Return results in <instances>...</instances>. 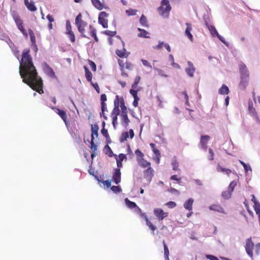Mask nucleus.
<instances>
[{
	"mask_svg": "<svg viewBox=\"0 0 260 260\" xmlns=\"http://www.w3.org/2000/svg\"><path fill=\"white\" fill-rule=\"evenodd\" d=\"M28 34L30 36V41L31 43V44L34 46L37 50V46L36 45V37L35 35L33 32V31L31 29H28Z\"/></svg>",
	"mask_w": 260,
	"mask_h": 260,
	"instance_id": "obj_23",
	"label": "nucleus"
},
{
	"mask_svg": "<svg viewBox=\"0 0 260 260\" xmlns=\"http://www.w3.org/2000/svg\"><path fill=\"white\" fill-rule=\"evenodd\" d=\"M193 202V200L191 198L189 199L187 201H186L184 204V207L189 210L190 211L192 210V204Z\"/></svg>",
	"mask_w": 260,
	"mask_h": 260,
	"instance_id": "obj_27",
	"label": "nucleus"
},
{
	"mask_svg": "<svg viewBox=\"0 0 260 260\" xmlns=\"http://www.w3.org/2000/svg\"><path fill=\"white\" fill-rule=\"evenodd\" d=\"M46 18L49 22V23L48 25V28H49V29L51 30L53 28V25H52V23L54 21V19L53 17L50 14L47 15L46 16Z\"/></svg>",
	"mask_w": 260,
	"mask_h": 260,
	"instance_id": "obj_35",
	"label": "nucleus"
},
{
	"mask_svg": "<svg viewBox=\"0 0 260 260\" xmlns=\"http://www.w3.org/2000/svg\"><path fill=\"white\" fill-rule=\"evenodd\" d=\"M249 75L241 76V81L239 84V88L241 89L244 90L248 84Z\"/></svg>",
	"mask_w": 260,
	"mask_h": 260,
	"instance_id": "obj_12",
	"label": "nucleus"
},
{
	"mask_svg": "<svg viewBox=\"0 0 260 260\" xmlns=\"http://www.w3.org/2000/svg\"><path fill=\"white\" fill-rule=\"evenodd\" d=\"M245 250L247 254L251 257H253L254 250L255 253L258 255L260 252V243L254 245L252 241L251 238H248L246 241V245L245 246Z\"/></svg>",
	"mask_w": 260,
	"mask_h": 260,
	"instance_id": "obj_2",
	"label": "nucleus"
},
{
	"mask_svg": "<svg viewBox=\"0 0 260 260\" xmlns=\"http://www.w3.org/2000/svg\"><path fill=\"white\" fill-rule=\"evenodd\" d=\"M104 149L106 151V153H108V152L109 153V156H112L113 155V151H112L111 148L109 147L108 145H106Z\"/></svg>",
	"mask_w": 260,
	"mask_h": 260,
	"instance_id": "obj_48",
	"label": "nucleus"
},
{
	"mask_svg": "<svg viewBox=\"0 0 260 260\" xmlns=\"http://www.w3.org/2000/svg\"><path fill=\"white\" fill-rule=\"evenodd\" d=\"M102 33L104 35L110 37L115 36L116 34V31H111L109 30H106L102 32Z\"/></svg>",
	"mask_w": 260,
	"mask_h": 260,
	"instance_id": "obj_46",
	"label": "nucleus"
},
{
	"mask_svg": "<svg viewBox=\"0 0 260 260\" xmlns=\"http://www.w3.org/2000/svg\"><path fill=\"white\" fill-rule=\"evenodd\" d=\"M112 118V124L114 128L116 127V125L117 124V116H111Z\"/></svg>",
	"mask_w": 260,
	"mask_h": 260,
	"instance_id": "obj_62",
	"label": "nucleus"
},
{
	"mask_svg": "<svg viewBox=\"0 0 260 260\" xmlns=\"http://www.w3.org/2000/svg\"><path fill=\"white\" fill-rule=\"evenodd\" d=\"M133 68V64L131 62H129V61H126L125 62V68L128 70H131Z\"/></svg>",
	"mask_w": 260,
	"mask_h": 260,
	"instance_id": "obj_60",
	"label": "nucleus"
},
{
	"mask_svg": "<svg viewBox=\"0 0 260 260\" xmlns=\"http://www.w3.org/2000/svg\"><path fill=\"white\" fill-rule=\"evenodd\" d=\"M43 70L46 75L52 78H55L56 76L53 69L46 63H43Z\"/></svg>",
	"mask_w": 260,
	"mask_h": 260,
	"instance_id": "obj_10",
	"label": "nucleus"
},
{
	"mask_svg": "<svg viewBox=\"0 0 260 260\" xmlns=\"http://www.w3.org/2000/svg\"><path fill=\"white\" fill-rule=\"evenodd\" d=\"M154 214L159 220H162L168 216L169 213L165 212L161 208H155L153 210Z\"/></svg>",
	"mask_w": 260,
	"mask_h": 260,
	"instance_id": "obj_9",
	"label": "nucleus"
},
{
	"mask_svg": "<svg viewBox=\"0 0 260 260\" xmlns=\"http://www.w3.org/2000/svg\"><path fill=\"white\" fill-rule=\"evenodd\" d=\"M171 9L169 0H162L160 6L157 8V11L160 15L167 18L169 16Z\"/></svg>",
	"mask_w": 260,
	"mask_h": 260,
	"instance_id": "obj_3",
	"label": "nucleus"
},
{
	"mask_svg": "<svg viewBox=\"0 0 260 260\" xmlns=\"http://www.w3.org/2000/svg\"><path fill=\"white\" fill-rule=\"evenodd\" d=\"M206 25L212 36H216L218 35V32H217L216 29L214 26L209 24Z\"/></svg>",
	"mask_w": 260,
	"mask_h": 260,
	"instance_id": "obj_32",
	"label": "nucleus"
},
{
	"mask_svg": "<svg viewBox=\"0 0 260 260\" xmlns=\"http://www.w3.org/2000/svg\"><path fill=\"white\" fill-rule=\"evenodd\" d=\"M122 105L123 108H122V111L120 114L121 123L125 126H127L130 122L127 116V110L126 107L123 105V102Z\"/></svg>",
	"mask_w": 260,
	"mask_h": 260,
	"instance_id": "obj_7",
	"label": "nucleus"
},
{
	"mask_svg": "<svg viewBox=\"0 0 260 260\" xmlns=\"http://www.w3.org/2000/svg\"><path fill=\"white\" fill-rule=\"evenodd\" d=\"M209 159L210 160H213L214 159V153L213 152V150L211 148L209 149Z\"/></svg>",
	"mask_w": 260,
	"mask_h": 260,
	"instance_id": "obj_58",
	"label": "nucleus"
},
{
	"mask_svg": "<svg viewBox=\"0 0 260 260\" xmlns=\"http://www.w3.org/2000/svg\"><path fill=\"white\" fill-rule=\"evenodd\" d=\"M126 158V155L124 154L121 153L118 155V158L116 159L117 161H122L124 159Z\"/></svg>",
	"mask_w": 260,
	"mask_h": 260,
	"instance_id": "obj_61",
	"label": "nucleus"
},
{
	"mask_svg": "<svg viewBox=\"0 0 260 260\" xmlns=\"http://www.w3.org/2000/svg\"><path fill=\"white\" fill-rule=\"evenodd\" d=\"M90 84L94 87L96 92L99 93L100 92V89L98 83H93L92 82H91Z\"/></svg>",
	"mask_w": 260,
	"mask_h": 260,
	"instance_id": "obj_55",
	"label": "nucleus"
},
{
	"mask_svg": "<svg viewBox=\"0 0 260 260\" xmlns=\"http://www.w3.org/2000/svg\"><path fill=\"white\" fill-rule=\"evenodd\" d=\"M187 64L188 67L185 69V72L188 76L192 77L196 70L193 64L189 61L187 62Z\"/></svg>",
	"mask_w": 260,
	"mask_h": 260,
	"instance_id": "obj_15",
	"label": "nucleus"
},
{
	"mask_svg": "<svg viewBox=\"0 0 260 260\" xmlns=\"http://www.w3.org/2000/svg\"><path fill=\"white\" fill-rule=\"evenodd\" d=\"M141 80V77L137 76L135 79L134 82L132 85V88H136Z\"/></svg>",
	"mask_w": 260,
	"mask_h": 260,
	"instance_id": "obj_43",
	"label": "nucleus"
},
{
	"mask_svg": "<svg viewBox=\"0 0 260 260\" xmlns=\"http://www.w3.org/2000/svg\"><path fill=\"white\" fill-rule=\"evenodd\" d=\"M147 168H148L146 170L144 171V175L145 177L151 179L153 176L154 170L150 166H149Z\"/></svg>",
	"mask_w": 260,
	"mask_h": 260,
	"instance_id": "obj_20",
	"label": "nucleus"
},
{
	"mask_svg": "<svg viewBox=\"0 0 260 260\" xmlns=\"http://www.w3.org/2000/svg\"><path fill=\"white\" fill-rule=\"evenodd\" d=\"M239 70L241 76L249 75L246 66L244 63H242L239 66Z\"/></svg>",
	"mask_w": 260,
	"mask_h": 260,
	"instance_id": "obj_24",
	"label": "nucleus"
},
{
	"mask_svg": "<svg viewBox=\"0 0 260 260\" xmlns=\"http://www.w3.org/2000/svg\"><path fill=\"white\" fill-rule=\"evenodd\" d=\"M75 24L78 27V31L81 33L82 37L86 38L85 35V27L87 25V23L82 19V14L79 13L75 19Z\"/></svg>",
	"mask_w": 260,
	"mask_h": 260,
	"instance_id": "obj_5",
	"label": "nucleus"
},
{
	"mask_svg": "<svg viewBox=\"0 0 260 260\" xmlns=\"http://www.w3.org/2000/svg\"><path fill=\"white\" fill-rule=\"evenodd\" d=\"M254 209L256 214L260 213V204L258 202L254 203Z\"/></svg>",
	"mask_w": 260,
	"mask_h": 260,
	"instance_id": "obj_52",
	"label": "nucleus"
},
{
	"mask_svg": "<svg viewBox=\"0 0 260 260\" xmlns=\"http://www.w3.org/2000/svg\"><path fill=\"white\" fill-rule=\"evenodd\" d=\"M112 179L115 184H118L121 181V172L120 169H114L113 173Z\"/></svg>",
	"mask_w": 260,
	"mask_h": 260,
	"instance_id": "obj_11",
	"label": "nucleus"
},
{
	"mask_svg": "<svg viewBox=\"0 0 260 260\" xmlns=\"http://www.w3.org/2000/svg\"><path fill=\"white\" fill-rule=\"evenodd\" d=\"M186 28L185 31V35L191 42H192L193 39V36H192V34H191V31L192 29V25H191V24H190L189 23H186Z\"/></svg>",
	"mask_w": 260,
	"mask_h": 260,
	"instance_id": "obj_16",
	"label": "nucleus"
},
{
	"mask_svg": "<svg viewBox=\"0 0 260 260\" xmlns=\"http://www.w3.org/2000/svg\"><path fill=\"white\" fill-rule=\"evenodd\" d=\"M210 137L208 135L202 136L200 139V144L202 149L206 150L207 148V143L210 140Z\"/></svg>",
	"mask_w": 260,
	"mask_h": 260,
	"instance_id": "obj_14",
	"label": "nucleus"
},
{
	"mask_svg": "<svg viewBox=\"0 0 260 260\" xmlns=\"http://www.w3.org/2000/svg\"><path fill=\"white\" fill-rule=\"evenodd\" d=\"M137 10L132 9L126 10V13L128 16L135 15L137 13Z\"/></svg>",
	"mask_w": 260,
	"mask_h": 260,
	"instance_id": "obj_50",
	"label": "nucleus"
},
{
	"mask_svg": "<svg viewBox=\"0 0 260 260\" xmlns=\"http://www.w3.org/2000/svg\"><path fill=\"white\" fill-rule=\"evenodd\" d=\"M66 30H67L66 33H68L70 31H72V26H71V24L69 20H67L66 22Z\"/></svg>",
	"mask_w": 260,
	"mask_h": 260,
	"instance_id": "obj_54",
	"label": "nucleus"
},
{
	"mask_svg": "<svg viewBox=\"0 0 260 260\" xmlns=\"http://www.w3.org/2000/svg\"><path fill=\"white\" fill-rule=\"evenodd\" d=\"M237 186V182L235 180L232 181L228 187V190L233 192L235 187Z\"/></svg>",
	"mask_w": 260,
	"mask_h": 260,
	"instance_id": "obj_45",
	"label": "nucleus"
},
{
	"mask_svg": "<svg viewBox=\"0 0 260 260\" xmlns=\"http://www.w3.org/2000/svg\"><path fill=\"white\" fill-rule=\"evenodd\" d=\"M137 161H138L139 165L143 168H147L149 166H150V165H151L150 162H148L146 160L144 159V158L137 160Z\"/></svg>",
	"mask_w": 260,
	"mask_h": 260,
	"instance_id": "obj_25",
	"label": "nucleus"
},
{
	"mask_svg": "<svg viewBox=\"0 0 260 260\" xmlns=\"http://www.w3.org/2000/svg\"><path fill=\"white\" fill-rule=\"evenodd\" d=\"M125 203L126 204V205L130 208H134L137 207V209L141 212V209L137 206L135 202H132L129 201L128 199H126L125 200Z\"/></svg>",
	"mask_w": 260,
	"mask_h": 260,
	"instance_id": "obj_30",
	"label": "nucleus"
},
{
	"mask_svg": "<svg viewBox=\"0 0 260 260\" xmlns=\"http://www.w3.org/2000/svg\"><path fill=\"white\" fill-rule=\"evenodd\" d=\"M145 220L146 221V225L152 231V234L154 235V232L156 229V227L155 225H154L152 223V222L148 219L147 215H145Z\"/></svg>",
	"mask_w": 260,
	"mask_h": 260,
	"instance_id": "obj_26",
	"label": "nucleus"
},
{
	"mask_svg": "<svg viewBox=\"0 0 260 260\" xmlns=\"http://www.w3.org/2000/svg\"><path fill=\"white\" fill-rule=\"evenodd\" d=\"M162 244L164 248V254L165 257L166 258V260H169V250L168 248V246L165 241V240H163Z\"/></svg>",
	"mask_w": 260,
	"mask_h": 260,
	"instance_id": "obj_34",
	"label": "nucleus"
},
{
	"mask_svg": "<svg viewBox=\"0 0 260 260\" xmlns=\"http://www.w3.org/2000/svg\"><path fill=\"white\" fill-rule=\"evenodd\" d=\"M123 102V105H125L124 99L122 96H119L117 95L115 97V99L114 101V107L111 113V116H117L120 114L119 107L121 108L122 111V102Z\"/></svg>",
	"mask_w": 260,
	"mask_h": 260,
	"instance_id": "obj_4",
	"label": "nucleus"
},
{
	"mask_svg": "<svg viewBox=\"0 0 260 260\" xmlns=\"http://www.w3.org/2000/svg\"><path fill=\"white\" fill-rule=\"evenodd\" d=\"M135 88H132L130 89L129 93L133 95L134 100H140L138 96V91L139 90H135Z\"/></svg>",
	"mask_w": 260,
	"mask_h": 260,
	"instance_id": "obj_39",
	"label": "nucleus"
},
{
	"mask_svg": "<svg viewBox=\"0 0 260 260\" xmlns=\"http://www.w3.org/2000/svg\"><path fill=\"white\" fill-rule=\"evenodd\" d=\"M88 62H89V64L91 68V69L93 71H95L96 70V64H95V63L91 60H89Z\"/></svg>",
	"mask_w": 260,
	"mask_h": 260,
	"instance_id": "obj_57",
	"label": "nucleus"
},
{
	"mask_svg": "<svg viewBox=\"0 0 260 260\" xmlns=\"http://www.w3.org/2000/svg\"><path fill=\"white\" fill-rule=\"evenodd\" d=\"M90 149H91V150L92 151V153H91V157L92 158H93L96 155L95 151L97 150V146L94 143V140H91V141H90Z\"/></svg>",
	"mask_w": 260,
	"mask_h": 260,
	"instance_id": "obj_21",
	"label": "nucleus"
},
{
	"mask_svg": "<svg viewBox=\"0 0 260 260\" xmlns=\"http://www.w3.org/2000/svg\"><path fill=\"white\" fill-rule=\"evenodd\" d=\"M92 2L93 6L98 9L100 10L103 9V5L99 0H93Z\"/></svg>",
	"mask_w": 260,
	"mask_h": 260,
	"instance_id": "obj_36",
	"label": "nucleus"
},
{
	"mask_svg": "<svg viewBox=\"0 0 260 260\" xmlns=\"http://www.w3.org/2000/svg\"><path fill=\"white\" fill-rule=\"evenodd\" d=\"M218 92L220 94H228L230 92L229 87L225 84H223L219 89Z\"/></svg>",
	"mask_w": 260,
	"mask_h": 260,
	"instance_id": "obj_29",
	"label": "nucleus"
},
{
	"mask_svg": "<svg viewBox=\"0 0 260 260\" xmlns=\"http://www.w3.org/2000/svg\"><path fill=\"white\" fill-rule=\"evenodd\" d=\"M116 54L120 57H126L127 55H126V50L123 49V50H116Z\"/></svg>",
	"mask_w": 260,
	"mask_h": 260,
	"instance_id": "obj_37",
	"label": "nucleus"
},
{
	"mask_svg": "<svg viewBox=\"0 0 260 260\" xmlns=\"http://www.w3.org/2000/svg\"><path fill=\"white\" fill-rule=\"evenodd\" d=\"M19 74L23 83L40 94L44 92L43 81L40 77L34 65L29 49H24L20 61Z\"/></svg>",
	"mask_w": 260,
	"mask_h": 260,
	"instance_id": "obj_1",
	"label": "nucleus"
},
{
	"mask_svg": "<svg viewBox=\"0 0 260 260\" xmlns=\"http://www.w3.org/2000/svg\"><path fill=\"white\" fill-rule=\"evenodd\" d=\"M99 126L96 124H94L93 125H91V140H94V136L97 138L98 137V131H99Z\"/></svg>",
	"mask_w": 260,
	"mask_h": 260,
	"instance_id": "obj_19",
	"label": "nucleus"
},
{
	"mask_svg": "<svg viewBox=\"0 0 260 260\" xmlns=\"http://www.w3.org/2000/svg\"><path fill=\"white\" fill-rule=\"evenodd\" d=\"M140 22L144 26L147 27L148 26L146 17L144 15H142L141 16L140 19Z\"/></svg>",
	"mask_w": 260,
	"mask_h": 260,
	"instance_id": "obj_41",
	"label": "nucleus"
},
{
	"mask_svg": "<svg viewBox=\"0 0 260 260\" xmlns=\"http://www.w3.org/2000/svg\"><path fill=\"white\" fill-rule=\"evenodd\" d=\"M103 184L106 186L107 188L111 187V181L110 180H107L103 182Z\"/></svg>",
	"mask_w": 260,
	"mask_h": 260,
	"instance_id": "obj_64",
	"label": "nucleus"
},
{
	"mask_svg": "<svg viewBox=\"0 0 260 260\" xmlns=\"http://www.w3.org/2000/svg\"><path fill=\"white\" fill-rule=\"evenodd\" d=\"M169 208H173L176 206V204L174 202L170 201L166 204Z\"/></svg>",
	"mask_w": 260,
	"mask_h": 260,
	"instance_id": "obj_56",
	"label": "nucleus"
},
{
	"mask_svg": "<svg viewBox=\"0 0 260 260\" xmlns=\"http://www.w3.org/2000/svg\"><path fill=\"white\" fill-rule=\"evenodd\" d=\"M109 14L106 12H101L99 16L98 21L99 23L102 25L104 28H107L108 25V17Z\"/></svg>",
	"mask_w": 260,
	"mask_h": 260,
	"instance_id": "obj_8",
	"label": "nucleus"
},
{
	"mask_svg": "<svg viewBox=\"0 0 260 260\" xmlns=\"http://www.w3.org/2000/svg\"><path fill=\"white\" fill-rule=\"evenodd\" d=\"M135 154H136V157H137V160H139V159H140L141 158H143L144 156V154L139 149H137L135 151Z\"/></svg>",
	"mask_w": 260,
	"mask_h": 260,
	"instance_id": "obj_42",
	"label": "nucleus"
},
{
	"mask_svg": "<svg viewBox=\"0 0 260 260\" xmlns=\"http://www.w3.org/2000/svg\"><path fill=\"white\" fill-rule=\"evenodd\" d=\"M128 132H123L121 134L120 137L119 138L120 142L121 143L124 142L126 141L127 138H128Z\"/></svg>",
	"mask_w": 260,
	"mask_h": 260,
	"instance_id": "obj_38",
	"label": "nucleus"
},
{
	"mask_svg": "<svg viewBox=\"0 0 260 260\" xmlns=\"http://www.w3.org/2000/svg\"><path fill=\"white\" fill-rule=\"evenodd\" d=\"M24 3L29 11L35 12L37 10V8L32 1L29 2L28 0H24Z\"/></svg>",
	"mask_w": 260,
	"mask_h": 260,
	"instance_id": "obj_17",
	"label": "nucleus"
},
{
	"mask_svg": "<svg viewBox=\"0 0 260 260\" xmlns=\"http://www.w3.org/2000/svg\"><path fill=\"white\" fill-rule=\"evenodd\" d=\"M84 69L85 72L86 79L88 82L90 83L91 82H92V73L90 72V71L88 70L86 66H84Z\"/></svg>",
	"mask_w": 260,
	"mask_h": 260,
	"instance_id": "obj_28",
	"label": "nucleus"
},
{
	"mask_svg": "<svg viewBox=\"0 0 260 260\" xmlns=\"http://www.w3.org/2000/svg\"><path fill=\"white\" fill-rule=\"evenodd\" d=\"M68 35V37L70 40V41H71L72 43H74L75 42V35H74V34L73 32V31H70V32H69L68 33H66Z\"/></svg>",
	"mask_w": 260,
	"mask_h": 260,
	"instance_id": "obj_47",
	"label": "nucleus"
},
{
	"mask_svg": "<svg viewBox=\"0 0 260 260\" xmlns=\"http://www.w3.org/2000/svg\"><path fill=\"white\" fill-rule=\"evenodd\" d=\"M51 109L55 110L56 113L61 117V118L64 122L66 125H67V115L66 112L58 108H56L53 107H51Z\"/></svg>",
	"mask_w": 260,
	"mask_h": 260,
	"instance_id": "obj_13",
	"label": "nucleus"
},
{
	"mask_svg": "<svg viewBox=\"0 0 260 260\" xmlns=\"http://www.w3.org/2000/svg\"><path fill=\"white\" fill-rule=\"evenodd\" d=\"M217 171L219 172L224 173L228 176L232 173V171L230 169L224 168L219 165L217 166Z\"/></svg>",
	"mask_w": 260,
	"mask_h": 260,
	"instance_id": "obj_31",
	"label": "nucleus"
},
{
	"mask_svg": "<svg viewBox=\"0 0 260 260\" xmlns=\"http://www.w3.org/2000/svg\"><path fill=\"white\" fill-rule=\"evenodd\" d=\"M89 29L90 30V34L91 37L93 38V39L95 42H98L99 41V39L96 36V29L92 25H89Z\"/></svg>",
	"mask_w": 260,
	"mask_h": 260,
	"instance_id": "obj_22",
	"label": "nucleus"
},
{
	"mask_svg": "<svg viewBox=\"0 0 260 260\" xmlns=\"http://www.w3.org/2000/svg\"><path fill=\"white\" fill-rule=\"evenodd\" d=\"M101 104H105V102L107 101V96L105 94H102L101 95Z\"/></svg>",
	"mask_w": 260,
	"mask_h": 260,
	"instance_id": "obj_63",
	"label": "nucleus"
},
{
	"mask_svg": "<svg viewBox=\"0 0 260 260\" xmlns=\"http://www.w3.org/2000/svg\"><path fill=\"white\" fill-rule=\"evenodd\" d=\"M172 166L173 170H175V171L178 170L179 164L176 160H174L172 162Z\"/></svg>",
	"mask_w": 260,
	"mask_h": 260,
	"instance_id": "obj_53",
	"label": "nucleus"
},
{
	"mask_svg": "<svg viewBox=\"0 0 260 260\" xmlns=\"http://www.w3.org/2000/svg\"><path fill=\"white\" fill-rule=\"evenodd\" d=\"M138 29L140 31V33L138 34V37L145 38H149V37L147 36L148 32L146 30L141 29L140 28H138Z\"/></svg>",
	"mask_w": 260,
	"mask_h": 260,
	"instance_id": "obj_33",
	"label": "nucleus"
},
{
	"mask_svg": "<svg viewBox=\"0 0 260 260\" xmlns=\"http://www.w3.org/2000/svg\"><path fill=\"white\" fill-rule=\"evenodd\" d=\"M111 189L115 193L120 192L122 191L121 188L119 186H113L111 187Z\"/></svg>",
	"mask_w": 260,
	"mask_h": 260,
	"instance_id": "obj_51",
	"label": "nucleus"
},
{
	"mask_svg": "<svg viewBox=\"0 0 260 260\" xmlns=\"http://www.w3.org/2000/svg\"><path fill=\"white\" fill-rule=\"evenodd\" d=\"M232 193V192L228 189L227 190L222 192L221 195L223 198L229 199L231 198Z\"/></svg>",
	"mask_w": 260,
	"mask_h": 260,
	"instance_id": "obj_40",
	"label": "nucleus"
},
{
	"mask_svg": "<svg viewBox=\"0 0 260 260\" xmlns=\"http://www.w3.org/2000/svg\"><path fill=\"white\" fill-rule=\"evenodd\" d=\"M118 63L120 67V71L124 70L125 62H124L123 60L118 59Z\"/></svg>",
	"mask_w": 260,
	"mask_h": 260,
	"instance_id": "obj_49",
	"label": "nucleus"
},
{
	"mask_svg": "<svg viewBox=\"0 0 260 260\" xmlns=\"http://www.w3.org/2000/svg\"><path fill=\"white\" fill-rule=\"evenodd\" d=\"M209 209L221 213H225L223 208L219 204H213L209 206Z\"/></svg>",
	"mask_w": 260,
	"mask_h": 260,
	"instance_id": "obj_18",
	"label": "nucleus"
},
{
	"mask_svg": "<svg viewBox=\"0 0 260 260\" xmlns=\"http://www.w3.org/2000/svg\"><path fill=\"white\" fill-rule=\"evenodd\" d=\"M101 109L102 112L101 113V115H103V117L105 119H107V117L104 115V112L107 110V105L106 104H101Z\"/></svg>",
	"mask_w": 260,
	"mask_h": 260,
	"instance_id": "obj_44",
	"label": "nucleus"
},
{
	"mask_svg": "<svg viewBox=\"0 0 260 260\" xmlns=\"http://www.w3.org/2000/svg\"><path fill=\"white\" fill-rule=\"evenodd\" d=\"M101 133L106 138L107 137L109 138V134L108 130L106 129L105 127H103V128L101 130Z\"/></svg>",
	"mask_w": 260,
	"mask_h": 260,
	"instance_id": "obj_59",
	"label": "nucleus"
},
{
	"mask_svg": "<svg viewBox=\"0 0 260 260\" xmlns=\"http://www.w3.org/2000/svg\"><path fill=\"white\" fill-rule=\"evenodd\" d=\"M13 19L18 29L21 31L25 38H27L28 37V34L26 29L24 28L23 20L18 15H14Z\"/></svg>",
	"mask_w": 260,
	"mask_h": 260,
	"instance_id": "obj_6",
	"label": "nucleus"
}]
</instances>
